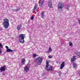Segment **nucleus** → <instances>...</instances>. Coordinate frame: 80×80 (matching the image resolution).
Listing matches in <instances>:
<instances>
[{
    "mask_svg": "<svg viewBox=\"0 0 80 80\" xmlns=\"http://www.w3.org/2000/svg\"><path fill=\"white\" fill-rule=\"evenodd\" d=\"M19 39H24V34H20L19 36Z\"/></svg>",
    "mask_w": 80,
    "mask_h": 80,
    "instance_id": "nucleus-6",
    "label": "nucleus"
},
{
    "mask_svg": "<svg viewBox=\"0 0 80 80\" xmlns=\"http://www.w3.org/2000/svg\"><path fill=\"white\" fill-rule=\"evenodd\" d=\"M73 66L74 68H75V69L77 68V64L75 63H74L73 64Z\"/></svg>",
    "mask_w": 80,
    "mask_h": 80,
    "instance_id": "nucleus-17",
    "label": "nucleus"
},
{
    "mask_svg": "<svg viewBox=\"0 0 80 80\" xmlns=\"http://www.w3.org/2000/svg\"><path fill=\"white\" fill-rule=\"evenodd\" d=\"M19 42L20 43H23L25 42L24 39H19Z\"/></svg>",
    "mask_w": 80,
    "mask_h": 80,
    "instance_id": "nucleus-13",
    "label": "nucleus"
},
{
    "mask_svg": "<svg viewBox=\"0 0 80 80\" xmlns=\"http://www.w3.org/2000/svg\"><path fill=\"white\" fill-rule=\"evenodd\" d=\"M19 10H20V9H18V8L16 9V11H19Z\"/></svg>",
    "mask_w": 80,
    "mask_h": 80,
    "instance_id": "nucleus-29",
    "label": "nucleus"
},
{
    "mask_svg": "<svg viewBox=\"0 0 80 80\" xmlns=\"http://www.w3.org/2000/svg\"><path fill=\"white\" fill-rule=\"evenodd\" d=\"M48 7H50V8H52V2L50 1H49L48 2Z\"/></svg>",
    "mask_w": 80,
    "mask_h": 80,
    "instance_id": "nucleus-10",
    "label": "nucleus"
},
{
    "mask_svg": "<svg viewBox=\"0 0 80 80\" xmlns=\"http://www.w3.org/2000/svg\"><path fill=\"white\" fill-rule=\"evenodd\" d=\"M17 29L18 30H20V29H21V28H20V27H18L17 28Z\"/></svg>",
    "mask_w": 80,
    "mask_h": 80,
    "instance_id": "nucleus-22",
    "label": "nucleus"
},
{
    "mask_svg": "<svg viewBox=\"0 0 80 80\" xmlns=\"http://www.w3.org/2000/svg\"><path fill=\"white\" fill-rule=\"evenodd\" d=\"M36 60V62L38 65H41V63L42 62V58L40 57H38L37 58Z\"/></svg>",
    "mask_w": 80,
    "mask_h": 80,
    "instance_id": "nucleus-2",
    "label": "nucleus"
},
{
    "mask_svg": "<svg viewBox=\"0 0 80 80\" xmlns=\"http://www.w3.org/2000/svg\"><path fill=\"white\" fill-rule=\"evenodd\" d=\"M37 7H38V4L36 3L35 5L33 10H37Z\"/></svg>",
    "mask_w": 80,
    "mask_h": 80,
    "instance_id": "nucleus-14",
    "label": "nucleus"
},
{
    "mask_svg": "<svg viewBox=\"0 0 80 80\" xmlns=\"http://www.w3.org/2000/svg\"><path fill=\"white\" fill-rule=\"evenodd\" d=\"M79 25H80V23H79Z\"/></svg>",
    "mask_w": 80,
    "mask_h": 80,
    "instance_id": "nucleus-34",
    "label": "nucleus"
},
{
    "mask_svg": "<svg viewBox=\"0 0 80 80\" xmlns=\"http://www.w3.org/2000/svg\"><path fill=\"white\" fill-rule=\"evenodd\" d=\"M33 57H37V56L36 55V54H33Z\"/></svg>",
    "mask_w": 80,
    "mask_h": 80,
    "instance_id": "nucleus-24",
    "label": "nucleus"
},
{
    "mask_svg": "<svg viewBox=\"0 0 80 80\" xmlns=\"http://www.w3.org/2000/svg\"><path fill=\"white\" fill-rule=\"evenodd\" d=\"M6 66H3L0 68V70L1 72H4L5 71V68H6Z\"/></svg>",
    "mask_w": 80,
    "mask_h": 80,
    "instance_id": "nucleus-3",
    "label": "nucleus"
},
{
    "mask_svg": "<svg viewBox=\"0 0 80 80\" xmlns=\"http://www.w3.org/2000/svg\"><path fill=\"white\" fill-rule=\"evenodd\" d=\"M24 71L25 72H26V73H27L28 72V70H29V68H28V67L27 66H25L24 67Z\"/></svg>",
    "mask_w": 80,
    "mask_h": 80,
    "instance_id": "nucleus-4",
    "label": "nucleus"
},
{
    "mask_svg": "<svg viewBox=\"0 0 80 80\" xmlns=\"http://www.w3.org/2000/svg\"><path fill=\"white\" fill-rule=\"evenodd\" d=\"M80 52H78L77 53V55H78V56H79V55H80Z\"/></svg>",
    "mask_w": 80,
    "mask_h": 80,
    "instance_id": "nucleus-28",
    "label": "nucleus"
},
{
    "mask_svg": "<svg viewBox=\"0 0 80 80\" xmlns=\"http://www.w3.org/2000/svg\"><path fill=\"white\" fill-rule=\"evenodd\" d=\"M76 58V57L75 56H73V58H71V63H73V62L75 60V59Z\"/></svg>",
    "mask_w": 80,
    "mask_h": 80,
    "instance_id": "nucleus-7",
    "label": "nucleus"
},
{
    "mask_svg": "<svg viewBox=\"0 0 80 80\" xmlns=\"http://www.w3.org/2000/svg\"><path fill=\"white\" fill-rule=\"evenodd\" d=\"M25 63V59L23 58L21 60V63L22 65H24Z\"/></svg>",
    "mask_w": 80,
    "mask_h": 80,
    "instance_id": "nucleus-12",
    "label": "nucleus"
},
{
    "mask_svg": "<svg viewBox=\"0 0 80 80\" xmlns=\"http://www.w3.org/2000/svg\"><path fill=\"white\" fill-rule=\"evenodd\" d=\"M69 8H70V5H67L66 6V9H67L68 10Z\"/></svg>",
    "mask_w": 80,
    "mask_h": 80,
    "instance_id": "nucleus-20",
    "label": "nucleus"
},
{
    "mask_svg": "<svg viewBox=\"0 0 80 80\" xmlns=\"http://www.w3.org/2000/svg\"><path fill=\"white\" fill-rule=\"evenodd\" d=\"M65 62H63L62 63L61 65L60 69H62V68H63L65 66Z\"/></svg>",
    "mask_w": 80,
    "mask_h": 80,
    "instance_id": "nucleus-8",
    "label": "nucleus"
},
{
    "mask_svg": "<svg viewBox=\"0 0 80 80\" xmlns=\"http://www.w3.org/2000/svg\"><path fill=\"white\" fill-rule=\"evenodd\" d=\"M3 22L2 23L3 27L5 28H7L9 27V21L7 18L3 19Z\"/></svg>",
    "mask_w": 80,
    "mask_h": 80,
    "instance_id": "nucleus-1",
    "label": "nucleus"
},
{
    "mask_svg": "<svg viewBox=\"0 0 80 80\" xmlns=\"http://www.w3.org/2000/svg\"><path fill=\"white\" fill-rule=\"evenodd\" d=\"M2 53V50L1 49H0V54Z\"/></svg>",
    "mask_w": 80,
    "mask_h": 80,
    "instance_id": "nucleus-31",
    "label": "nucleus"
},
{
    "mask_svg": "<svg viewBox=\"0 0 80 80\" xmlns=\"http://www.w3.org/2000/svg\"><path fill=\"white\" fill-rule=\"evenodd\" d=\"M41 18H43L45 17V12H44V11H42L41 13Z\"/></svg>",
    "mask_w": 80,
    "mask_h": 80,
    "instance_id": "nucleus-9",
    "label": "nucleus"
},
{
    "mask_svg": "<svg viewBox=\"0 0 80 80\" xmlns=\"http://www.w3.org/2000/svg\"><path fill=\"white\" fill-rule=\"evenodd\" d=\"M52 51V48L50 47L49 48V50L48 51H47V53H50Z\"/></svg>",
    "mask_w": 80,
    "mask_h": 80,
    "instance_id": "nucleus-15",
    "label": "nucleus"
},
{
    "mask_svg": "<svg viewBox=\"0 0 80 80\" xmlns=\"http://www.w3.org/2000/svg\"><path fill=\"white\" fill-rule=\"evenodd\" d=\"M61 75V73H60V74H59V75Z\"/></svg>",
    "mask_w": 80,
    "mask_h": 80,
    "instance_id": "nucleus-33",
    "label": "nucleus"
},
{
    "mask_svg": "<svg viewBox=\"0 0 80 80\" xmlns=\"http://www.w3.org/2000/svg\"><path fill=\"white\" fill-rule=\"evenodd\" d=\"M7 52H13V50L11 49H8L7 50Z\"/></svg>",
    "mask_w": 80,
    "mask_h": 80,
    "instance_id": "nucleus-18",
    "label": "nucleus"
},
{
    "mask_svg": "<svg viewBox=\"0 0 80 80\" xmlns=\"http://www.w3.org/2000/svg\"><path fill=\"white\" fill-rule=\"evenodd\" d=\"M1 30H2V29H0V31H1Z\"/></svg>",
    "mask_w": 80,
    "mask_h": 80,
    "instance_id": "nucleus-32",
    "label": "nucleus"
},
{
    "mask_svg": "<svg viewBox=\"0 0 80 80\" xmlns=\"http://www.w3.org/2000/svg\"><path fill=\"white\" fill-rule=\"evenodd\" d=\"M49 63H50V61H46V67L47 68H48V66L49 65Z\"/></svg>",
    "mask_w": 80,
    "mask_h": 80,
    "instance_id": "nucleus-11",
    "label": "nucleus"
},
{
    "mask_svg": "<svg viewBox=\"0 0 80 80\" xmlns=\"http://www.w3.org/2000/svg\"><path fill=\"white\" fill-rule=\"evenodd\" d=\"M34 19V17H33L32 16L31 17V20H33Z\"/></svg>",
    "mask_w": 80,
    "mask_h": 80,
    "instance_id": "nucleus-25",
    "label": "nucleus"
},
{
    "mask_svg": "<svg viewBox=\"0 0 80 80\" xmlns=\"http://www.w3.org/2000/svg\"><path fill=\"white\" fill-rule=\"evenodd\" d=\"M47 70H48V71H50V72H51V71H52V66H50V67H49L47 69Z\"/></svg>",
    "mask_w": 80,
    "mask_h": 80,
    "instance_id": "nucleus-16",
    "label": "nucleus"
},
{
    "mask_svg": "<svg viewBox=\"0 0 80 80\" xmlns=\"http://www.w3.org/2000/svg\"><path fill=\"white\" fill-rule=\"evenodd\" d=\"M43 0H41L40 2V6H42L43 5Z\"/></svg>",
    "mask_w": 80,
    "mask_h": 80,
    "instance_id": "nucleus-19",
    "label": "nucleus"
},
{
    "mask_svg": "<svg viewBox=\"0 0 80 80\" xmlns=\"http://www.w3.org/2000/svg\"><path fill=\"white\" fill-rule=\"evenodd\" d=\"M78 21L79 22V23H80V19H79L78 20Z\"/></svg>",
    "mask_w": 80,
    "mask_h": 80,
    "instance_id": "nucleus-30",
    "label": "nucleus"
},
{
    "mask_svg": "<svg viewBox=\"0 0 80 80\" xmlns=\"http://www.w3.org/2000/svg\"><path fill=\"white\" fill-rule=\"evenodd\" d=\"M63 4L59 3L58 4V9H62L63 8Z\"/></svg>",
    "mask_w": 80,
    "mask_h": 80,
    "instance_id": "nucleus-5",
    "label": "nucleus"
},
{
    "mask_svg": "<svg viewBox=\"0 0 80 80\" xmlns=\"http://www.w3.org/2000/svg\"><path fill=\"white\" fill-rule=\"evenodd\" d=\"M0 47H1V48H3V45L1 43H0Z\"/></svg>",
    "mask_w": 80,
    "mask_h": 80,
    "instance_id": "nucleus-23",
    "label": "nucleus"
},
{
    "mask_svg": "<svg viewBox=\"0 0 80 80\" xmlns=\"http://www.w3.org/2000/svg\"><path fill=\"white\" fill-rule=\"evenodd\" d=\"M5 47H6V49H7V50H8V49H9V48H8V46H5Z\"/></svg>",
    "mask_w": 80,
    "mask_h": 80,
    "instance_id": "nucleus-27",
    "label": "nucleus"
},
{
    "mask_svg": "<svg viewBox=\"0 0 80 80\" xmlns=\"http://www.w3.org/2000/svg\"><path fill=\"white\" fill-rule=\"evenodd\" d=\"M48 57L49 58H52V56H49Z\"/></svg>",
    "mask_w": 80,
    "mask_h": 80,
    "instance_id": "nucleus-26",
    "label": "nucleus"
},
{
    "mask_svg": "<svg viewBox=\"0 0 80 80\" xmlns=\"http://www.w3.org/2000/svg\"><path fill=\"white\" fill-rule=\"evenodd\" d=\"M69 45L70 46V47H72V46H73V44H72V43L71 42H69Z\"/></svg>",
    "mask_w": 80,
    "mask_h": 80,
    "instance_id": "nucleus-21",
    "label": "nucleus"
}]
</instances>
